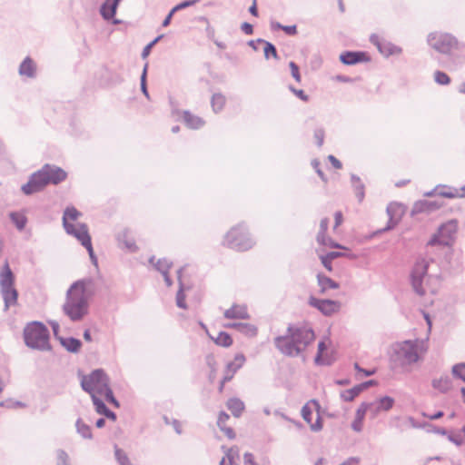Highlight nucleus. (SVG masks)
Here are the masks:
<instances>
[{
	"instance_id": "obj_34",
	"label": "nucleus",
	"mask_w": 465,
	"mask_h": 465,
	"mask_svg": "<svg viewBox=\"0 0 465 465\" xmlns=\"http://www.w3.org/2000/svg\"><path fill=\"white\" fill-rule=\"evenodd\" d=\"M362 388L361 387L360 384L354 386L353 388L351 389H349V390H346V391H341V398L344 401H353L361 391H362Z\"/></svg>"
},
{
	"instance_id": "obj_32",
	"label": "nucleus",
	"mask_w": 465,
	"mask_h": 465,
	"mask_svg": "<svg viewBox=\"0 0 465 465\" xmlns=\"http://www.w3.org/2000/svg\"><path fill=\"white\" fill-rule=\"evenodd\" d=\"M19 73L21 75L33 77L35 73V64L29 57L25 58L20 65Z\"/></svg>"
},
{
	"instance_id": "obj_3",
	"label": "nucleus",
	"mask_w": 465,
	"mask_h": 465,
	"mask_svg": "<svg viewBox=\"0 0 465 465\" xmlns=\"http://www.w3.org/2000/svg\"><path fill=\"white\" fill-rule=\"evenodd\" d=\"M225 242L228 247L237 252H246L255 244L249 229L242 224L236 225L228 231L225 235Z\"/></svg>"
},
{
	"instance_id": "obj_31",
	"label": "nucleus",
	"mask_w": 465,
	"mask_h": 465,
	"mask_svg": "<svg viewBox=\"0 0 465 465\" xmlns=\"http://www.w3.org/2000/svg\"><path fill=\"white\" fill-rule=\"evenodd\" d=\"M227 408L234 417H240L244 410V403L238 398H231L227 401Z\"/></svg>"
},
{
	"instance_id": "obj_8",
	"label": "nucleus",
	"mask_w": 465,
	"mask_h": 465,
	"mask_svg": "<svg viewBox=\"0 0 465 465\" xmlns=\"http://www.w3.org/2000/svg\"><path fill=\"white\" fill-rule=\"evenodd\" d=\"M418 351H392L390 354L391 367L393 370H407L409 366L419 361Z\"/></svg>"
},
{
	"instance_id": "obj_2",
	"label": "nucleus",
	"mask_w": 465,
	"mask_h": 465,
	"mask_svg": "<svg viewBox=\"0 0 465 465\" xmlns=\"http://www.w3.org/2000/svg\"><path fill=\"white\" fill-rule=\"evenodd\" d=\"M81 387L91 398L103 397L110 390V379L102 369H96L87 375L81 376Z\"/></svg>"
},
{
	"instance_id": "obj_60",
	"label": "nucleus",
	"mask_w": 465,
	"mask_h": 465,
	"mask_svg": "<svg viewBox=\"0 0 465 465\" xmlns=\"http://www.w3.org/2000/svg\"><path fill=\"white\" fill-rule=\"evenodd\" d=\"M360 463V459L357 457H351L347 459L344 462L340 465H358Z\"/></svg>"
},
{
	"instance_id": "obj_13",
	"label": "nucleus",
	"mask_w": 465,
	"mask_h": 465,
	"mask_svg": "<svg viewBox=\"0 0 465 465\" xmlns=\"http://www.w3.org/2000/svg\"><path fill=\"white\" fill-rule=\"evenodd\" d=\"M309 303L310 305L317 308L326 316L332 315L333 313L338 312L341 309V303L332 300H320L314 297H311Z\"/></svg>"
},
{
	"instance_id": "obj_14",
	"label": "nucleus",
	"mask_w": 465,
	"mask_h": 465,
	"mask_svg": "<svg viewBox=\"0 0 465 465\" xmlns=\"http://www.w3.org/2000/svg\"><path fill=\"white\" fill-rule=\"evenodd\" d=\"M245 357L242 353H237L232 361H230L226 365L224 376L221 381L219 391H222L225 382L231 381L234 373L239 370L244 363Z\"/></svg>"
},
{
	"instance_id": "obj_5",
	"label": "nucleus",
	"mask_w": 465,
	"mask_h": 465,
	"mask_svg": "<svg viewBox=\"0 0 465 465\" xmlns=\"http://www.w3.org/2000/svg\"><path fill=\"white\" fill-rule=\"evenodd\" d=\"M0 290L5 310L17 304L18 292L15 287V276L7 262L0 272Z\"/></svg>"
},
{
	"instance_id": "obj_38",
	"label": "nucleus",
	"mask_w": 465,
	"mask_h": 465,
	"mask_svg": "<svg viewBox=\"0 0 465 465\" xmlns=\"http://www.w3.org/2000/svg\"><path fill=\"white\" fill-rule=\"evenodd\" d=\"M214 341L216 345L222 347H229L232 344V337L226 332H219L217 336L214 338Z\"/></svg>"
},
{
	"instance_id": "obj_27",
	"label": "nucleus",
	"mask_w": 465,
	"mask_h": 465,
	"mask_svg": "<svg viewBox=\"0 0 465 465\" xmlns=\"http://www.w3.org/2000/svg\"><path fill=\"white\" fill-rule=\"evenodd\" d=\"M371 404H372L371 408H374L375 412L381 411H388L392 408L394 404V400L391 397L384 396L378 400L377 401L371 402Z\"/></svg>"
},
{
	"instance_id": "obj_6",
	"label": "nucleus",
	"mask_w": 465,
	"mask_h": 465,
	"mask_svg": "<svg viewBox=\"0 0 465 465\" xmlns=\"http://www.w3.org/2000/svg\"><path fill=\"white\" fill-rule=\"evenodd\" d=\"M429 45L441 54H450L459 47L458 40L448 33L434 32L429 35Z\"/></svg>"
},
{
	"instance_id": "obj_42",
	"label": "nucleus",
	"mask_w": 465,
	"mask_h": 465,
	"mask_svg": "<svg viewBox=\"0 0 465 465\" xmlns=\"http://www.w3.org/2000/svg\"><path fill=\"white\" fill-rule=\"evenodd\" d=\"M114 449L115 458L120 465H132L127 455L121 449H119L117 446H115Z\"/></svg>"
},
{
	"instance_id": "obj_41",
	"label": "nucleus",
	"mask_w": 465,
	"mask_h": 465,
	"mask_svg": "<svg viewBox=\"0 0 465 465\" xmlns=\"http://www.w3.org/2000/svg\"><path fill=\"white\" fill-rule=\"evenodd\" d=\"M101 398L102 397H96V396L93 395V397L91 399H92L93 404L94 406L95 411L97 413L103 415L108 408L106 407V405L104 404V402L103 401V400Z\"/></svg>"
},
{
	"instance_id": "obj_52",
	"label": "nucleus",
	"mask_w": 465,
	"mask_h": 465,
	"mask_svg": "<svg viewBox=\"0 0 465 465\" xmlns=\"http://www.w3.org/2000/svg\"><path fill=\"white\" fill-rule=\"evenodd\" d=\"M161 38V36H158L157 38H155L153 41H152L151 43H149L143 50V53H142V56L143 58H146L150 53H151V49L153 48V46L158 42V40Z\"/></svg>"
},
{
	"instance_id": "obj_26",
	"label": "nucleus",
	"mask_w": 465,
	"mask_h": 465,
	"mask_svg": "<svg viewBox=\"0 0 465 465\" xmlns=\"http://www.w3.org/2000/svg\"><path fill=\"white\" fill-rule=\"evenodd\" d=\"M387 213L391 217L393 226L401 219L404 213L403 206L398 203H391L387 208Z\"/></svg>"
},
{
	"instance_id": "obj_49",
	"label": "nucleus",
	"mask_w": 465,
	"mask_h": 465,
	"mask_svg": "<svg viewBox=\"0 0 465 465\" xmlns=\"http://www.w3.org/2000/svg\"><path fill=\"white\" fill-rule=\"evenodd\" d=\"M62 345L67 347V349H78L81 346V341L72 338L68 341H62Z\"/></svg>"
},
{
	"instance_id": "obj_30",
	"label": "nucleus",
	"mask_w": 465,
	"mask_h": 465,
	"mask_svg": "<svg viewBox=\"0 0 465 465\" xmlns=\"http://www.w3.org/2000/svg\"><path fill=\"white\" fill-rule=\"evenodd\" d=\"M183 120L185 122V124L191 128V129H199L204 124V121L190 112H184L183 113Z\"/></svg>"
},
{
	"instance_id": "obj_45",
	"label": "nucleus",
	"mask_w": 465,
	"mask_h": 465,
	"mask_svg": "<svg viewBox=\"0 0 465 465\" xmlns=\"http://www.w3.org/2000/svg\"><path fill=\"white\" fill-rule=\"evenodd\" d=\"M263 52H264V55L266 58H269L270 56H272L275 59L278 58V54H277L275 46L269 42L264 43Z\"/></svg>"
},
{
	"instance_id": "obj_47",
	"label": "nucleus",
	"mask_w": 465,
	"mask_h": 465,
	"mask_svg": "<svg viewBox=\"0 0 465 465\" xmlns=\"http://www.w3.org/2000/svg\"><path fill=\"white\" fill-rule=\"evenodd\" d=\"M289 66H290L292 77L295 79V81L297 83H301L302 76L300 74L299 66L294 62H290Z\"/></svg>"
},
{
	"instance_id": "obj_50",
	"label": "nucleus",
	"mask_w": 465,
	"mask_h": 465,
	"mask_svg": "<svg viewBox=\"0 0 465 465\" xmlns=\"http://www.w3.org/2000/svg\"><path fill=\"white\" fill-rule=\"evenodd\" d=\"M198 1L199 0H189V1L182 2L173 8V12H176V11L183 9L185 7L192 6V5H195L196 3H198Z\"/></svg>"
},
{
	"instance_id": "obj_57",
	"label": "nucleus",
	"mask_w": 465,
	"mask_h": 465,
	"mask_svg": "<svg viewBox=\"0 0 465 465\" xmlns=\"http://www.w3.org/2000/svg\"><path fill=\"white\" fill-rule=\"evenodd\" d=\"M334 229H336L338 226H340L343 222V215L341 212H336L334 214Z\"/></svg>"
},
{
	"instance_id": "obj_28",
	"label": "nucleus",
	"mask_w": 465,
	"mask_h": 465,
	"mask_svg": "<svg viewBox=\"0 0 465 465\" xmlns=\"http://www.w3.org/2000/svg\"><path fill=\"white\" fill-rule=\"evenodd\" d=\"M441 206L440 203H438L435 201L423 200L418 202L414 205L413 212L415 213H422V212H430L436 209H439Z\"/></svg>"
},
{
	"instance_id": "obj_20",
	"label": "nucleus",
	"mask_w": 465,
	"mask_h": 465,
	"mask_svg": "<svg viewBox=\"0 0 465 465\" xmlns=\"http://www.w3.org/2000/svg\"><path fill=\"white\" fill-rule=\"evenodd\" d=\"M226 319H245L248 317V311L245 305L233 304L224 312Z\"/></svg>"
},
{
	"instance_id": "obj_1",
	"label": "nucleus",
	"mask_w": 465,
	"mask_h": 465,
	"mask_svg": "<svg viewBox=\"0 0 465 465\" xmlns=\"http://www.w3.org/2000/svg\"><path fill=\"white\" fill-rule=\"evenodd\" d=\"M65 314L73 321L81 320L88 312L85 286L83 282H75L67 292V300L64 305Z\"/></svg>"
},
{
	"instance_id": "obj_25",
	"label": "nucleus",
	"mask_w": 465,
	"mask_h": 465,
	"mask_svg": "<svg viewBox=\"0 0 465 465\" xmlns=\"http://www.w3.org/2000/svg\"><path fill=\"white\" fill-rule=\"evenodd\" d=\"M120 0H106L101 8V14L104 19H112L116 12Z\"/></svg>"
},
{
	"instance_id": "obj_23",
	"label": "nucleus",
	"mask_w": 465,
	"mask_h": 465,
	"mask_svg": "<svg viewBox=\"0 0 465 465\" xmlns=\"http://www.w3.org/2000/svg\"><path fill=\"white\" fill-rule=\"evenodd\" d=\"M431 386L440 392L446 393L451 389L452 381L448 375H442L440 378H434L431 381Z\"/></svg>"
},
{
	"instance_id": "obj_48",
	"label": "nucleus",
	"mask_w": 465,
	"mask_h": 465,
	"mask_svg": "<svg viewBox=\"0 0 465 465\" xmlns=\"http://www.w3.org/2000/svg\"><path fill=\"white\" fill-rule=\"evenodd\" d=\"M104 398V400L113 404L114 407L116 408H119L120 407V403L119 401L115 399V397L114 396V393H113V391L112 389L110 390H107L106 393L103 396Z\"/></svg>"
},
{
	"instance_id": "obj_18",
	"label": "nucleus",
	"mask_w": 465,
	"mask_h": 465,
	"mask_svg": "<svg viewBox=\"0 0 465 465\" xmlns=\"http://www.w3.org/2000/svg\"><path fill=\"white\" fill-rule=\"evenodd\" d=\"M43 168H46V180L48 183L57 184L66 179L67 173L60 167L45 164Z\"/></svg>"
},
{
	"instance_id": "obj_54",
	"label": "nucleus",
	"mask_w": 465,
	"mask_h": 465,
	"mask_svg": "<svg viewBox=\"0 0 465 465\" xmlns=\"http://www.w3.org/2000/svg\"><path fill=\"white\" fill-rule=\"evenodd\" d=\"M321 261H322V265L329 271L331 272L332 270L331 268V259L329 258L328 255H323V256H321Z\"/></svg>"
},
{
	"instance_id": "obj_44",
	"label": "nucleus",
	"mask_w": 465,
	"mask_h": 465,
	"mask_svg": "<svg viewBox=\"0 0 465 465\" xmlns=\"http://www.w3.org/2000/svg\"><path fill=\"white\" fill-rule=\"evenodd\" d=\"M434 79L439 84H449L450 83V76L441 71H436L434 74Z\"/></svg>"
},
{
	"instance_id": "obj_22",
	"label": "nucleus",
	"mask_w": 465,
	"mask_h": 465,
	"mask_svg": "<svg viewBox=\"0 0 465 465\" xmlns=\"http://www.w3.org/2000/svg\"><path fill=\"white\" fill-rule=\"evenodd\" d=\"M372 404H369L366 402H362L361 406L358 408L356 411V417L353 422L351 423V428L353 430L360 432L362 430V420L369 408H371Z\"/></svg>"
},
{
	"instance_id": "obj_16",
	"label": "nucleus",
	"mask_w": 465,
	"mask_h": 465,
	"mask_svg": "<svg viewBox=\"0 0 465 465\" xmlns=\"http://www.w3.org/2000/svg\"><path fill=\"white\" fill-rule=\"evenodd\" d=\"M328 224H329L328 219L322 220L321 225H320L321 230L318 234V242L326 247L338 248V249H341L344 251H349L348 248L338 244L337 242L332 241L330 237L326 236V232L328 230Z\"/></svg>"
},
{
	"instance_id": "obj_53",
	"label": "nucleus",
	"mask_w": 465,
	"mask_h": 465,
	"mask_svg": "<svg viewBox=\"0 0 465 465\" xmlns=\"http://www.w3.org/2000/svg\"><path fill=\"white\" fill-rule=\"evenodd\" d=\"M278 27L283 30L289 35H295L297 34L296 25H278Z\"/></svg>"
},
{
	"instance_id": "obj_58",
	"label": "nucleus",
	"mask_w": 465,
	"mask_h": 465,
	"mask_svg": "<svg viewBox=\"0 0 465 465\" xmlns=\"http://www.w3.org/2000/svg\"><path fill=\"white\" fill-rule=\"evenodd\" d=\"M328 159L335 169H341L342 167L341 163L333 155H329Z\"/></svg>"
},
{
	"instance_id": "obj_43",
	"label": "nucleus",
	"mask_w": 465,
	"mask_h": 465,
	"mask_svg": "<svg viewBox=\"0 0 465 465\" xmlns=\"http://www.w3.org/2000/svg\"><path fill=\"white\" fill-rule=\"evenodd\" d=\"M12 221L18 229H23L26 223V218L24 214L13 213L10 214Z\"/></svg>"
},
{
	"instance_id": "obj_51",
	"label": "nucleus",
	"mask_w": 465,
	"mask_h": 465,
	"mask_svg": "<svg viewBox=\"0 0 465 465\" xmlns=\"http://www.w3.org/2000/svg\"><path fill=\"white\" fill-rule=\"evenodd\" d=\"M290 90L301 100L307 102L309 100V96L304 93L303 90L296 89L294 87L290 86Z\"/></svg>"
},
{
	"instance_id": "obj_64",
	"label": "nucleus",
	"mask_w": 465,
	"mask_h": 465,
	"mask_svg": "<svg viewBox=\"0 0 465 465\" xmlns=\"http://www.w3.org/2000/svg\"><path fill=\"white\" fill-rule=\"evenodd\" d=\"M124 243H125L126 247L130 250H134L136 248L135 242L133 239L124 240Z\"/></svg>"
},
{
	"instance_id": "obj_24",
	"label": "nucleus",
	"mask_w": 465,
	"mask_h": 465,
	"mask_svg": "<svg viewBox=\"0 0 465 465\" xmlns=\"http://www.w3.org/2000/svg\"><path fill=\"white\" fill-rule=\"evenodd\" d=\"M434 191H435L436 194L445 197V198H449V199L461 198L460 188H454V187L448 186L445 184H440V185L436 186Z\"/></svg>"
},
{
	"instance_id": "obj_61",
	"label": "nucleus",
	"mask_w": 465,
	"mask_h": 465,
	"mask_svg": "<svg viewBox=\"0 0 465 465\" xmlns=\"http://www.w3.org/2000/svg\"><path fill=\"white\" fill-rule=\"evenodd\" d=\"M242 30L246 34V35H252L253 34V28H252V25L251 24H248V23H243L242 25Z\"/></svg>"
},
{
	"instance_id": "obj_12",
	"label": "nucleus",
	"mask_w": 465,
	"mask_h": 465,
	"mask_svg": "<svg viewBox=\"0 0 465 465\" xmlns=\"http://www.w3.org/2000/svg\"><path fill=\"white\" fill-rule=\"evenodd\" d=\"M429 262L425 259H420L415 263L411 272L412 286L416 292L423 294L424 290L422 288V280L427 274Z\"/></svg>"
},
{
	"instance_id": "obj_46",
	"label": "nucleus",
	"mask_w": 465,
	"mask_h": 465,
	"mask_svg": "<svg viewBox=\"0 0 465 465\" xmlns=\"http://www.w3.org/2000/svg\"><path fill=\"white\" fill-rule=\"evenodd\" d=\"M56 465H69V456L63 450H57V464Z\"/></svg>"
},
{
	"instance_id": "obj_10",
	"label": "nucleus",
	"mask_w": 465,
	"mask_h": 465,
	"mask_svg": "<svg viewBox=\"0 0 465 465\" xmlns=\"http://www.w3.org/2000/svg\"><path fill=\"white\" fill-rule=\"evenodd\" d=\"M46 168H42L33 173L28 183L22 186V191L25 194H32L42 191L48 184L46 180Z\"/></svg>"
},
{
	"instance_id": "obj_37",
	"label": "nucleus",
	"mask_w": 465,
	"mask_h": 465,
	"mask_svg": "<svg viewBox=\"0 0 465 465\" xmlns=\"http://www.w3.org/2000/svg\"><path fill=\"white\" fill-rule=\"evenodd\" d=\"M236 458H239L238 450L231 448L227 450L225 457L222 459L220 465H234Z\"/></svg>"
},
{
	"instance_id": "obj_4",
	"label": "nucleus",
	"mask_w": 465,
	"mask_h": 465,
	"mask_svg": "<svg viewBox=\"0 0 465 465\" xmlns=\"http://www.w3.org/2000/svg\"><path fill=\"white\" fill-rule=\"evenodd\" d=\"M25 344L32 349H45L48 347L49 331L41 322L28 323L24 330Z\"/></svg>"
},
{
	"instance_id": "obj_21",
	"label": "nucleus",
	"mask_w": 465,
	"mask_h": 465,
	"mask_svg": "<svg viewBox=\"0 0 465 465\" xmlns=\"http://www.w3.org/2000/svg\"><path fill=\"white\" fill-rule=\"evenodd\" d=\"M81 213L74 207H67L63 216V225L64 230H69L75 226L74 223L80 217Z\"/></svg>"
},
{
	"instance_id": "obj_36",
	"label": "nucleus",
	"mask_w": 465,
	"mask_h": 465,
	"mask_svg": "<svg viewBox=\"0 0 465 465\" xmlns=\"http://www.w3.org/2000/svg\"><path fill=\"white\" fill-rule=\"evenodd\" d=\"M233 326L236 327L242 334L247 337H254L258 332L257 327L254 326L253 324L243 323Z\"/></svg>"
},
{
	"instance_id": "obj_29",
	"label": "nucleus",
	"mask_w": 465,
	"mask_h": 465,
	"mask_svg": "<svg viewBox=\"0 0 465 465\" xmlns=\"http://www.w3.org/2000/svg\"><path fill=\"white\" fill-rule=\"evenodd\" d=\"M229 418H230V416L226 412L221 411L218 416L217 425L221 429V430H223L229 439H234L235 433H234L233 430L230 427L225 426Z\"/></svg>"
},
{
	"instance_id": "obj_56",
	"label": "nucleus",
	"mask_w": 465,
	"mask_h": 465,
	"mask_svg": "<svg viewBox=\"0 0 465 465\" xmlns=\"http://www.w3.org/2000/svg\"><path fill=\"white\" fill-rule=\"evenodd\" d=\"M449 440L455 443L456 445L460 446L462 444L463 440L460 435L458 434H450L449 435Z\"/></svg>"
},
{
	"instance_id": "obj_62",
	"label": "nucleus",
	"mask_w": 465,
	"mask_h": 465,
	"mask_svg": "<svg viewBox=\"0 0 465 465\" xmlns=\"http://www.w3.org/2000/svg\"><path fill=\"white\" fill-rule=\"evenodd\" d=\"M326 255H328L329 258H331V260H334L341 256H346L347 253L341 252H331L327 253Z\"/></svg>"
},
{
	"instance_id": "obj_59",
	"label": "nucleus",
	"mask_w": 465,
	"mask_h": 465,
	"mask_svg": "<svg viewBox=\"0 0 465 465\" xmlns=\"http://www.w3.org/2000/svg\"><path fill=\"white\" fill-rule=\"evenodd\" d=\"M245 465H254V458L252 453L246 452L243 456Z\"/></svg>"
},
{
	"instance_id": "obj_11",
	"label": "nucleus",
	"mask_w": 465,
	"mask_h": 465,
	"mask_svg": "<svg viewBox=\"0 0 465 465\" xmlns=\"http://www.w3.org/2000/svg\"><path fill=\"white\" fill-rule=\"evenodd\" d=\"M287 337L295 345L308 346L314 340L313 331L306 327H290Z\"/></svg>"
},
{
	"instance_id": "obj_39",
	"label": "nucleus",
	"mask_w": 465,
	"mask_h": 465,
	"mask_svg": "<svg viewBox=\"0 0 465 465\" xmlns=\"http://www.w3.org/2000/svg\"><path fill=\"white\" fill-rule=\"evenodd\" d=\"M225 104V97L220 94L213 95L212 106L215 112L221 111Z\"/></svg>"
},
{
	"instance_id": "obj_33",
	"label": "nucleus",
	"mask_w": 465,
	"mask_h": 465,
	"mask_svg": "<svg viewBox=\"0 0 465 465\" xmlns=\"http://www.w3.org/2000/svg\"><path fill=\"white\" fill-rule=\"evenodd\" d=\"M318 284L321 287V292L324 293L328 289H338L339 284L332 281L331 278L322 274L317 275Z\"/></svg>"
},
{
	"instance_id": "obj_19",
	"label": "nucleus",
	"mask_w": 465,
	"mask_h": 465,
	"mask_svg": "<svg viewBox=\"0 0 465 465\" xmlns=\"http://www.w3.org/2000/svg\"><path fill=\"white\" fill-rule=\"evenodd\" d=\"M335 351H318L314 363L318 366H329L336 361Z\"/></svg>"
},
{
	"instance_id": "obj_9",
	"label": "nucleus",
	"mask_w": 465,
	"mask_h": 465,
	"mask_svg": "<svg viewBox=\"0 0 465 465\" xmlns=\"http://www.w3.org/2000/svg\"><path fill=\"white\" fill-rule=\"evenodd\" d=\"M68 234L75 237L80 243L87 250L90 258L93 262H96V257L92 245V239L89 233L88 228L85 224L77 223V225L71 227L69 230H65Z\"/></svg>"
},
{
	"instance_id": "obj_7",
	"label": "nucleus",
	"mask_w": 465,
	"mask_h": 465,
	"mask_svg": "<svg viewBox=\"0 0 465 465\" xmlns=\"http://www.w3.org/2000/svg\"><path fill=\"white\" fill-rule=\"evenodd\" d=\"M458 231L457 223L450 221L442 224L431 237L429 245H441L450 247L455 242V236Z\"/></svg>"
},
{
	"instance_id": "obj_40",
	"label": "nucleus",
	"mask_w": 465,
	"mask_h": 465,
	"mask_svg": "<svg viewBox=\"0 0 465 465\" xmlns=\"http://www.w3.org/2000/svg\"><path fill=\"white\" fill-rule=\"evenodd\" d=\"M452 375L455 378L460 379L465 382V363H457L453 365L451 370Z\"/></svg>"
},
{
	"instance_id": "obj_55",
	"label": "nucleus",
	"mask_w": 465,
	"mask_h": 465,
	"mask_svg": "<svg viewBox=\"0 0 465 465\" xmlns=\"http://www.w3.org/2000/svg\"><path fill=\"white\" fill-rule=\"evenodd\" d=\"M354 368L358 372H362L365 376H371L375 373L374 370H365L360 367L359 363H354Z\"/></svg>"
},
{
	"instance_id": "obj_17",
	"label": "nucleus",
	"mask_w": 465,
	"mask_h": 465,
	"mask_svg": "<svg viewBox=\"0 0 465 465\" xmlns=\"http://www.w3.org/2000/svg\"><path fill=\"white\" fill-rule=\"evenodd\" d=\"M342 64L351 65L358 63L368 62L369 55L364 52H344L340 55Z\"/></svg>"
},
{
	"instance_id": "obj_15",
	"label": "nucleus",
	"mask_w": 465,
	"mask_h": 465,
	"mask_svg": "<svg viewBox=\"0 0 465 465\" xmlns=\"http://www.w3.org/2000/svg\"><path fill=\"white\" fill-rule=\"evenodd\" d=\"M311 404L314 405L317 409L320 408L318 401L315 400H312L302 408L301 414L303 420L306 422L310 423L311 430L312 431H320L322 429V419L321 416L318 414L316 421L314 423H312V410L310 407Z\"/></svg>"
},
{
	"instance_id": "obj_63",
	"label": "nucleus",
	"mask_w": 465,
	"mask_h": 465,
	"mask_svg": "<svg viewBox=\"0 0 465 465\" xmlns=\"http://www.w3.org/2000/svg\"><path fill=\"white\" fill-rule=\"evenodd\" d=\"M249 11L250 13L254 15V16H257L258 15V10H257V3H256V0H253L252 2V5H251V7L249 8Z\"/></svg>"
},
{
	"instance_id": "obj_35",
	"label": "nucleus",
	"mask_w": 465,
	"mask_h": 465,
	"mask_svg": "<svg viewBox=\"0 0 465 465\" xmlns=\"http://www.w3.org/2000/svg\"><path fill=\"white\" fill-rule=\"evenodd\" d=\"M76 431L80 434L84 439H92V430L91 427L85 424L82 419H78L75 422Z\"/></svg>"
}]
</instances>
